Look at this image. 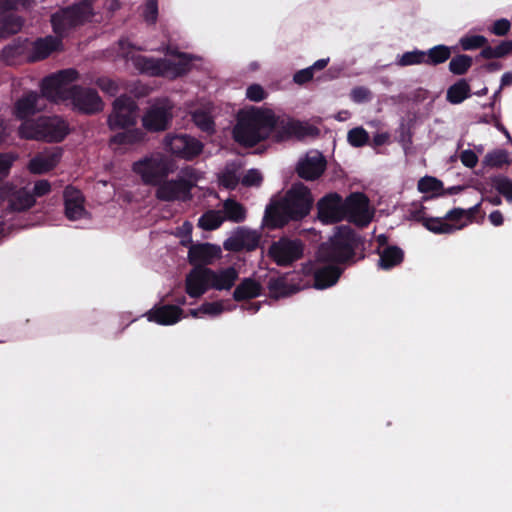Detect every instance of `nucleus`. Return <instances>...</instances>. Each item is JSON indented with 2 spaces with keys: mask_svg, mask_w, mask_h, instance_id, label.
<instances>
[{
  "mask_svg": "<svg viewBox=\"0 0 512 512\" xmlns=\"http://www.w3.org/2000/svg\"><path fill=\"white\" fill-rule=\"evenodd\" d=\"M451 48L439 44L425 51V65L437 66L445 63L451 57Z\"/></svg>",
  "mask_w": 512,
  "mask_h": 512,
  "instance_id": "e433bc0d",
  "label": "nucleus"
},
{
  "mask_svg": "<svg viewBox=\"0 0 512 512\" xmlns=\"http://www.w3.org/2000/svg\"><path fill=\"white\" fill-rule=\"evenodd\" d=\"M78 79L75 69H64L43 78L41 97L53 103H62L69 99L71 84Z\"/></svg>",
  "mask_w": 512,
  "mask_h": 512,
  "instance_id": "1a4fd4ad",
  "label": "nucleus"
},
{
  "mask_svg": "<svg viewBox=\"0 0 512 512\" xmlns=\"http://www.w3.org/2000/svg\"><path fill=\"white\" fill-rule=\"evenodd\" d=\"M145 133L139 128L125 129L110 138L111 144L127 146L140 143L144 140Z\"/></svg>",
  "mask_w": 512,
  "mask_h": 512,
  "instance_id": "c9c22d12",
  "label": "nucleus"
},
{
  "mask_svg": "<svg viewBox=\"0 0 512 512\" xmlns=\"http://www.w3.org/2000/svg\"><path fill=\"white\" fill-rule=\"evenodd\" d=\"M512 53V40H504L501 41L497 46L492 47L488 44L486 47L481 49L479 55L476 57L478 60L479 58L483 59H497L502 58Z\"/></svg>",
  "mask_w": 512,
  "mask_h": 512,
  "instance_id": "4c0bfd02",
  "label": "nucleus"
},
{
  "mask_svg": "<svg viewBox=\"0 0 512 512\" xmlns=\"http://www.w3.org/2000/svg\"><path fill=\"white\" fill-rule=\"evenodd\" d=\"M138 105L131 97L122 95L113 102V111L108 117L111 130L126 129L136 124Z\"/></svg>",
  "mask_w": 512,
  "mask_h": 512,
  "instance_id": "9b49d317",
  "label": "nucleus"
},
{
  "mask_svg": "<svg viewBox=\"0 0 512 512\" xmlns=\"http://www.w3.org/2000/svg\"><path fill=\"white\" fill-rule=\"evenodd\" d=\"M29 51V39L17 38L2 49L1 58L8 65H14L18 60H27Z\"/></svg>",
  "mask_w": 512,
  "mask_h": 512,
  "instance_id": "cd10ccee",
  "label": "nucleus"
},
{
  "mask_svg": "<svg viewBox=\"0 0 512 512\" xmlns=\"http://www.w3.org/2000/svg\"><path fill=\"white\" fill-rule=\"evenodd\" d=\"M96 85L105 93L111 95V96H115L118 91H119V87H118V84L108 78V77H100L96 80Z\"/></svg>",
  "mask_w": 512,
  "mask_h": 512,
  "instance_id": "4d7b16f0",
  "label": "nucleus"
},
{
  "mask_svg": "<svg viewBox=\"0 0 512 512\" xmlns=\"http://www.w3.org/2000/svg\"><path fill=\"white\" fill-rule=\"evenodd\" d=\"M224 221L221 211L208 210L205 212L198 221V226L206 231H213L218 229Z\"/></svg>",
  "mask_w": 512,
  "mask_h": 512,
  "instance_id": "a19ab883",
  "label": "nucleus"
},
{
  "mask_svg": "<svg viewBox=\"0 0 512 512\" xmlns=\"http://www.w3.org/2000/svg\"><path fill=\"white\" fill-rule=\"evenodd\" d=\"M51 191V184L48 180L42 179L35 182L33 190L31 192L36 197H43Z\"/></svg>",
  "mask_w": 512,
  "mask_h": 512,
  "instance_id": "680f3d73",
  "label": "nucleus"
},
{
  "mask_svg": "<svg viewBox=\"0 0 512 512\" xmlns=\"http://www.w3.org/2000/svg\"><path fill=\"white\" fill-rule=\"evenodd\" d=\"M462 164L467 168H474L478 163V156L470 149L464 150L460 154Z\"/></svg>",
  "mask_w": 512,
  "mask_h": 512,
  "instance_id": "0e129e2a",
  "label": "nucleus"
},
{
  "mask_svg": "<svg viewBox=\"0 0 512 512\" xmlns=\"http://www.w3.org/2000/svg\"><path fill=\"white\" fill-rule=\"evenodd\" d=\"M350 98L355 103H365L372 99V92L364 86H356L351 90Z\"/></svg>",
  "mask_w": 512,
  "mask_h": 512,
  "instance_id": "5fc2aeb1",
  "label": "nucleus"
},
{
  "mask_svg": "<svg viewBox=\"0 0 512 512\" xmlns=\"http://www.w3.org/2000/svg\"><path fill=\"white\" fill-rule=\"evenodd\" d=\"M481 204L477 203L469 209L453 208L445 214V218L451 222H459L463 218H466L469 223H472L477 213H479Z\"/></svg>",
  "mask_w": 512,
  "mask_h": 512,
  "instance_id": "ea45409f",
  "label": "nucleus"
},
{
  "mask_svg": "<svg viewBox=\"0 0 512 512\" xmlns=\"http://www.w3.org/2000/svg\"><path fill=\"white\" fill-rule=\"evenodd\" d=\"M93 7L85 2L74 3L51 16L53 32L59 37H65L78 26L92 20Z\"/></svg>",
  "mask_w": 512,
  "mask_h": 512,
  "instance_id": "6e6552de",
  "label": "nucleus"
},
{
  "mask_svg": "<svg viewBox=\"0 0 512 512\" xmlns=\"http://www.w3.org/2000/svg\"><path fill=\"white\" fill-rule=\"evenodd\" d=\"M239 273L233 266L213 270L210 274V287L211 289L222 291L230 290L236 283Z\"/></svg>",
  "mask_w": 512,
  "mask_h": 512,
  "instance_id": "bb28decb",
  "label": "nucleus"
},
{
  "mask_svg": "<svg viewBox=\"0 0 512 512\" xmlns=\"http://www.w3.org/2000/svg\"><path fill=\"white\" fill-rule=\"evenodd\" d=\"M133 171L144 185L158 187L175 169L172 159L162 154L146 156L133 163Z\"/></svg>",
  "mask_w": 512,
  "mask_h": 512,
  "instance_id": "0eeeda50",
  "label": "nucleus"
},
{
  "mask_svg": "<svg viewBox=\"0 0 512 512\" xmlns=\"http://www.w3.org/2000/svg\"><path fill=\"white\" fill-rule=\"evenodd\" d=\"M262 286L252 278H244L233 292V298L237 302L256 298L261 295Z\"/></svg>",
  "mask_w": 512,
  "mask_h": 512,
  "instance_id": "2f4dec72",
  "label": "nucleus"
},
{
  "mask_svg": "<svg viewBox=\"0 0 512 512\" xmlns=\"http://www.w3.org/2000/svg\"><path fill=\"white\" fill-rule=\"evenodd\" d=\"M362 244L360 236L350 227L341 226L329 241L318 249V259L327 263H345L355 256Z\"/></svg>",
  "mask_w": 512,
  "mask_h": 512,
  "instance_id": "7ed1b4c3",
  "label": "nucleus"
},
{
  "mask_svg": "<svg viewBox=\"0 0 512 512\" xmlns=\"http://www.w3.org/2000/svg\"><path fill=\"white\" fill-rule=\"evenodd\" d=\"M62 157L60 148L44 155H37L29 162L28 168L33 174H44L53 170Z\"/></svg>",
  "mask_w": 512,
  "mask_h": 512,
  "instance_id": "a878e982",
  "label": "nucleus"
},
{
  "mask_svg": "<svg viewBox=\"0 0 512 512\" xmlns=\"http://www.w3.org/2000/svg\"><path fill=\"white\" fill-rule=\"evenodd\" d=\"M220 184L229 190H234L239 182L240 179L234 169L226 168L219 177Z\"/></svg>",
  "mask_w": 512,
  "mask_h": 512,
  "instance_id": "603ef678",
  "label": "nucleus"
},
{
  "mask_svg": "<svg viewBox=\"0 0 512 512\" xmlns=\"http://www.w3.org/2000/svg\"><path fill=\"white\" fill-rule=\"evenodd\" d=\"M443 189V182L433 176H424L418 181V190L421 193H436Z\"/></svg>",
  "mask_w": 512,
  "mask_h": 512,
  "instance_id": "09e8293b",
  "label": "nucleus"
},
{
  "mask_svg": "<svg viewBox=\"0 0 512 512\" xmlns=\"http://www.w3.org/2000/svg\"><path fill=\"white\" fill-rule=\"evenodd\" d=\"M15 159L11 153H0V182L8 177Z\"/></svg>",
  "mask_w": 512,
  "mask_h": 512,
  "instance_id": "864d4df0",
  "label": "nucleus"
},
{
  "mask_svg": "<svg viewBox=\"0 0 512 512\" xmlns=\"http://www.w3.org/2000/svg\"><path fill=\"white\" fill-rule=\"evenodd\" d=\"M444 217H430L424 223V227L434 234H453L457 230L463 229L467 223L456 224Z\"/></svg>",
  "mask_w": 512,
  "mask_h": 512,
  "instance_id": "473e14b6",
  "label": "nucleus"
},
{
  "mask_svg": "<svg viewBox=\"0 0 512 512\" xmlns=\"http://www.w3.org/2000/svg\"><path fill=\"white\" fill-rule=\"evenodd\" d=\"M201 312L211 316H217L223 312V306L220 302H205L201 305Z\"/></svg>",
  "mask_w": 512,
  "mask_h": 512,
  "instance_id": "69168bd1",
  "label": "nucleus"
},
{
  "mask_svg": "<svg viewBox=\"0 0 512 512\" xmlns=\"http://www.w3.org/2000/svg\"><path fill=\"white\" fill-rule=\"evenodd\" d=\"M176 62L166 58H151L138 55L133 58L135 68L142 74L152 77L177 78L191 70L193 56L185 53L179 54Z\"/></svg>",
  "mask_w": 512,
  "mask_h": 512,
  "instance_id": "39448f33",
  "label": "nucleus"
},
{
  "mask_svg": "<svg viewBox=\"0 0 512 512\" xmlns=\"http://www.w3.org/2000/svg\"><path fill=\"white\" fill-rule=\"evenodd\" d=\"M220 257V247L211 243L193 244L188 250V261L194 267H206Z\"/></svg>",
  "mask_w": 512,
  "mask_h": 512,
  "instance_id": "412c9836",
  "label": "nucleus"
},
{
  "mask_svg": "<svg viewBox=\"0 0 512 512\" xmlns=\"http://www.w3.org/2000/svg\"><path fill=\"white\" fill-rule=\"evenodd\" d=\"M484 163L487 166L501 168L504 164H510L509 155L506 150H496L486 154Z\"/></svg>",
  "mask_w": 512,
  "mask_h": 512,
  "instance_id": "de8ad7c7",
  "label": "nucleus"
},
{
  "mask_svg": "<svg viewBox=\"0 0 512 512\" xmlns=\"http://www.w3.org/2000/svg\"><path fill=\"white\" fill-rule=\"evenodd\" d=\"M183 310L176 305H162L155 306L146 314L150 322H155L159 325H173L181 320Z\"/></svg>",
  "mask_w": 512,
  "mask_h": 512,
  "instance_id": "393cba45",
  "label": "nucleus"
},
{
  "mask_svg": "<svg viewBox=\"0 0 512 512\" xmlns=\"http://www.w3.org/2000/svg\"><path fill=\"white\" fill-rule=\"evenodd\" d=\"M397 64L401 67L412 65H425V51L415 49L403 53L397 60Z\"/></svg>",
  "mask_w": 512,
  "mask_h": 512,
  "instance_id": "c03bdc74",
  "label": "nucleus"
},
{
  "mask_svg": "<svg viewBox=\"0 0 512 512\" xmlns=\"http://www.w3.org/2000/svg\"><path fill=\"white\" fill-rule=\"evenodd\" d=\"M473 64V59L467 54H458L449 62V71L457 76L464 75L468 72Z\"/></svg>",
  "mask_w": 512,
  "mask_h": 512,
  "instance_id": "79ce46f5",
  "label": "nucleus"
},
{
  "mask_svg": "<svg viewBox=\"0 0 512 512\" xmlns=\"http://www.w3.org/2000/svg\"><path fill=\"white\" fill-rule=\"evenodd\" d=\"M24 24V20L16 13L0 10V38H6L18 33Z\"/></svg>",
  "mask_w": 512,
  "mask_h": 512,
  "instance_id": "7c9ffc66",
  "label": "nucleus"
},
{
  "mask_svg": "<svg viewBox=\"0 0 512 512\" xmlns=\"http://www.w3.org/2000/svg\"><path fill=\"white\" fill-rule=\"evenodd\" d=\"M4 201L8 202V209L13 212L26 211L36 202L27 188H18L10 183L0 185V204Z\"/></svg>",
  "mask_w": 512,
  "mask_h": 512,
  "instance_id": "f3484780",
  "label": "nucleus"
},
{
  "mask_svg": "<svg viewBox=\"0 0 512 512\" xmlns=\"http://www.w3.org/2000/svg\"><path fill=\"white\" fill-rule=\"evenodd\" d=\"M489 220L494 226H500L504 222L503 215L499 210L491 212L489 215Z\"/></svg>",
  "mask_w": 512,
  "mask_h": 512,
  "instance_id": "774afa93",
  "label": "nucleus"
},
{
  "mask_svg": "<svg viewBox=\"0 0 512 512\" xmlns=\"http://www.w3.org/2000/svg\"><path fill=\"white\" fill-rule=\"evenodd\" d=\"M511 28L509 20L502 18L496 20L490 28V32L496 36H505L508 34Z\"/></svg>",
  "mask_w": 512,
  "mask_h": 512,
  "instance_id": "052dcab7",
  "label": "nucleus"
},
{
  "mask_svg": "<svg viewBox=\"0 0 512 512\" xmlns=\"http://www.w3.org/2000/svg\"><path fill=\"white\" fill-rule=\"evenodd\" d=\"M326 159L321 155L302 159L298 162L296 172L304 180L312 181L318 179L326 169Z\"/></svg>",
  "mask_w": 512,
  "mask_h": 512,
  "instance_id": "b1692460",
  "label": "nucleus"
},
{
  "mask_svg": "<svg viewBox=\"0 0 512 512\" xmlns=\"http://www.w3.org/2000/svg\"><path fill=\"white\" fill-rule=\"evenodd\" d=\"M69 101L75 110L80 113L93 115L103 110V101L98 92L92 88H84L80 85L70 87Z\"/></svg>",
  "mask_w": 512,
  "mask_h": 512,
  "instance_id": "2eb2a0df",
  "label": "nucleus"
},
{
  "mask_svg": "<svg viewBox=\"0 0 512 512\" xmlns=\"http://www.w3.org/2000/svg\"><path fill=\"white\" fill-rule=\"evenodd\" d=\"M471 97V87L465 78L458 79L446 92V100L457 105Z\"/></svg>",
  "mask_w": 512,
  "mask_h": 512,
  "instance_id": "72a5a7b5",
  "label": "nucleus"
},
{
  "mask_svg": "<svg viewBox=\"0 0 512 512\" xmlns=\"http://www.w3.org/2000/svg\"><path fill=\"white\" fill-rule=\"evenodd\" d=\"M344 219L360 227H366L373 214L369 210V199L361 192L351 193L344 200Z\"/></svg>",
  "mask_w": 512,
  "mask_h": 512,
  "instance_id": "4468645a",
  "label": "nucleus"
},
{
  "mask_svg": "<svg viewBox=\"0 0 512 512\" xmlns=\"http://www.w3.org/2000/svg\"><path fill=\"white\" fill-rule=\"evenodd\" d=\"M143 17L148 24H155L158 18L157 0H147L143 10Z\"/></svg>",
  "mask_w": 512,
  "mask_h": 512,
  "instance_id": "6e6d98bb",
  "label": "nucleus"
},
{
  "mask_svg": "<svg viewBox=\"0 0 512 512\" xmlns=\"http://www.w3.org/2000/svg\"><path fill=\"white\" fill-rule=\"evenodd\" d=\"M192 117L195 125L203 132L211 133L214 131V121L208 113L195 111Z\"/></svg>",
  "mask_w": 512,
  "mask_h": 512,
  "instance_id": "8fccbe9b",
  "label": "nucleus"
},
{
  "mask_svg": "<svg viewBox=\"0 0 512 512\" xmlns=\"http://www.w3.org/2000/svg\"><path fill=\"white\" fill-rule=\"evenodd\" d=\"M274 124L275 115L270 112H248L239 117L233 137L239 144L253 147L269 137Z\"/></svg>",
  "mask_w": 512,
  "mask_h": 512,
  "instance_id": "f03ea898",
  "label": "nucleus"
},
{
  "mask_svg": "<svg viewBox=\"0 0 512 512\" xmlns=\"http://www.w3.org/2000/svg\"><path fill=\"white\" fill-rule=\"evenodd\" d=\"M41 99L40 94L35 91H29L16 100L13 106V115L18 120L30 121L29 118L40 111L38 101Z\"/></svg>",
  "mask_w": 512,
  "mask_h": 512,
  "instance_id": "5701e85b",
  "label": "nucleus"
},
{
  "mask_svg": "<svg viewBox=\"0 0 512 512\" xmlns=\"http://www.w3.org/2000/svg\"><path fill=\"white\" fill-rule=\"evenodd\" d=\"M165 146L172 155L188 161L200 155L204 147L201 141L186 134L167 136Z\"/></svg>",
  "mask_w": 512,
  "mask_h": 512,
  "instance_id": "dca6fc26",
  "label": "nucleus"
},
{
  "mask_svg": "<svg viewBox=\"0 0 512 512\" xmlns=\"http://www.w3.org/2000/svg\"><path fill=\"white\" fill-rule=\"evenodd\" d=\"M271 133H273L277 142H282L292 137L303 139L307 136H317L319 135V129L298 120L275 117V124Z\"/></svg>",
  "mask_w": 512,
  "mask_h": 512,
  "instance_id": "ddd939ff",
  "label": "nucleus"
},
{
  "mask_svg": "<svg viewBox=\"0 0 512 512\" xmlns=\"http://www.w3.org/2000/svg\"><path fill=\"white\" fill-rule=\"evenodd\" d=\"M314 198L308 187L303 183H295L285 196L271 201L266 207L264 223L270 229L282 228L290 221H300L309 215Z\"/></svg>",
  "mask_w": 512,
  "mask_h": 512,
  "instance_id": "f257e3e1",
  "label": "nucleus"
},
{
  "mask_svg": "<svg viewBox=\"0 0 512 512\" xmlns=\"http://www.w3.org/2000/svg\"><path fill=\"white\" fill-rule=\"evenodd\" d=\"M459 44L464 51H472L486 47L488 40L483 35H464L460 38Z\"/></svg>",
  "mask_w": 512,
  "mask_h": 512,
  "instance_id": "a18cd8bd",
  "label": "nucleus"
},
{
  "mask_svg": "<svg viewBox=\"0 0 512 512\" xmlns=\"http://www.w3.org/2000/svg\"><path fill=\"white\" fill-rule=\"evenodd\" d=\"M410 218L424 226V223L430 217L426 215V207L421 205L420 208L410 212Z\"/></svg>",
  "mask_w": 512,
  "mask_h": 512,
  "instance_id": "338daca9",
  "label": "nucleus"
},
{
  "mask_svg": "<svg viewBox=\"0 0 512 512\" xmlns=\"http://www.w3.org/2000/svg\"><path fill=\"white\" fill-rule=\"evenodd\" d=\"M258 244V239L253 236L252 243L246 244L244 240V235L241 233L235 237H230L224 242V248L228 251L239 252L245 247L248 250H253L256 248Z\"/></svg>",
  "mask_w": 512,
  "mask_h": 512,
  "instance_id": "37998d69",
  "label": "nucleus"
},
{
  "mask_svg": "<svg viewBox=\"0 0 512 512\" xmlns=\"http://www.w3.org/2000/svg\"><path fill=\"white\" fill-rule=\"evenodd\" d=\"M377 253L380 256L378 267L382 270L399 266L404 260V251L396 245L386 246L382 250L378 248Z\"/></svg>",
  "mask_w": 512,
  "mask_h": 512,
  "instance_id": "c756f323",
  "label": "nucleus"
},
{
  "mask_svg": "<svg viewBox=\"0 0 512 512\" xmlns=\"http://www.w3.org/2000/svg\"><path fill=\"white\" fill-rule=\"evenodd\" d=\"M342 272V268L333 265L317 268L313 273L314 287L316 289H326L335 285Z\"/></svg>",
  "mask_w": 512,
  "mask_h": 512,
  "instance_id": "c85d7f7f",
  "label": "nucleus"
},
{
  "mask_svg": "<svg viewBox=\"0 0 512 512\" xmlns=\"http://www.w3.org/2000/svg\"><path fill=\"white\" fill-rule=\"evenodd\" d=\"M347 141L353 147H363L369 142V134L363 127H355L349 130Z\"/></svg>",
  "mask_w": 512,
  "mask_h": 512,
  "instance_id": "49530a36",
  "label": "nucleus"
},
{
  "mask_svg": "<svg viewBox=\"0 0 512 512\" xmlns=\"http://www.w3.org/2000/svg\"><path fill=\"white\" fill-rule=\"evenodd\" d=\"M34 0H0V10L15 13L22 9H28Z\"/></svg>",
  "mask_w": 512,
  "mask_h": 512,
  "instance_id": "3c124183",
  "label": "nucleus"
},
{
  "mask_svg": "<svg viewBox=\"0 0 512 512\" xmlns=\"http://www.w3.org/2000/svg\"><path fill=\"white\" fill-rule=\"evenodd\" d=\"M344 200L338 193H329L317 202V217L324 224L344 220Z\"/></svg>",
  "mask_w": 512,
  "mask_h": 512,
  "instance_id": "a211bd4d",
  "label": "nucleus"
},
{
  "mask_svg": "<svg viewBox=\"0 0 512 512\" xmlns=\"http://www.w3.org/2000/svg\"><path fill=\"white\" fill-rule=\"evenodd\" d=\"M222 212L224 220L234 223H241L246 219L245 207L232 198H228L223 202Z\"/></svg>",
  "mask_w": 512,
  "mask_h": 512,
  "instance_id": "f704fd0d",
  "label": "nucleus"
},
{
  "mask_svg": "<svg viewBox=\"0 0 512 512\" xmlns=\"http://www.w3.org/2000/svg\"><path fill=\"white\" fill-rule=\"evenodd\" d=\"M210 274L212 269L204 266H197L190 270L185 279V291L192 298H199L204 295L210 287Z\"/></svg>",
  "mask_w": 512,
  "mask_h": 512,
  "instance_id": "6ab92c4d",
  "label": "nucleus"
},
{
  "mask_svg": "<svg viewBox=\"0 0 512 512\" xmlns=\"http://www.w3.org/2000/svg\"><path fill=\"white\" fill-rule=\"evenodd\" d=\"M314 73L310 67L297 71L293 76V81L298 85H303L313 79Z\"/></svg>",
  "mask_w": 512,
  "mask_h": 512,
  "instance_id": "e2e57ef3",
  "label": "nucleus"
},
{
  "mask_svg": "<svg viewBox=\"0 0 512 512\" xmlns=\"http://www.w3.org/2000/svg\"><path fill=\"white\" fill-rule=\"evenodd\" d=\"M62 38L59 36H46L37 38L35 41H29V51L27 55L28 62H38L49 57L53 52L61 50Z\"/></svg>",
  "mask_w": 512,
  "mask_h": 512,
  "instance_id": "aec40b11",
  "label": "nucleus"
},
{
  "mask_svg": "<svg viewBox=\"0 0 512 512\" xmlns=\"http://www.w3.org/2000/svg\"><path fill=\"white\" fill-rule=\"evenodd\" d=\"M198 181L197 170L191 166L181 169L176 179L166 178L155 191V197L159 201H189L192 198V189Z\"/></svg>",
  "mask_w": 512,
  "mask_h": 512,
  "instance_id": "423d86ee",
  "label": "nucleus"
},
{
  "mask_svg": "<svg viewBox=\"0 0 512 512\" xmlns=\"http://www.w3.org/2000/svg\"><path fill=\"white\" fill-rule=\"evenodd\" d=\"M304 244L300 239L281 237L274 241L269 249L268 256L278 265L287 267L303 257Z\"/></svg>",
  "mask_w": 512,
  "mask_h": 512,
  "instance_id": "9d476101",
  "label": "nucleus"
},
{
  "mask_svg": "<svg viewBox=\"0 0 512 512\" xmlns=\"http://www.w3.org/2000/svg\"><path fill=\"white\" fill-rule=\"evenodd\" d=\"M270 296L273 298L286 297L293 293V289L284 277H272L267 283Z\"/></svg>",
  "mask_w": 512,
  "mask_h": 512,
  "instance_id": "58836bf2",
  "label": "nucleus"
},
{
  "mask_svg": "<svg viewBox=\"0 0 512 512\" xmlns=\"http://www.w3.org/2000/svg\"><path fill=\"white\" fill-rule=\"evenodd\" d=\"M173 105L168 99H158L145 112L142 125L149 132L165 131L173 118Z\"/></svg>",
  "mask_w": 512,
  "mask_h": 512,
  "instance_id": "f8f14e48",
  "label": "nucleus"
},
{
  "mask_svg": "<svg viewBox=\"0 0 512 512\" xmlns=\"http://www.w3.org/2000/svg\"><path fill=\"white\" fill-rule=\"evenodd\" d=\"M65 216L71 220H79L86 214L84 197L80 190L67 186L64 190Z\"/></svg>",
  "mask_w": 512,
  "mask_h": 512,
  "instance_id": "4be33fe9",
  "label": "nucleus"
},
{
  "mask_svg": "<svg viewBox=\"0 0 512 512\" xmlns=\"http://www.w3.org/2000/svg\"><path fill=\"white\" fill-rule=\"evenodd\" d=\"M18 133L23 139L60 143L70 133V127L61 116H40L35 120L22 122Z\"/></svg>",
  "mask_w": 512,
  "mask_h": 512,
  "instance_id": "20e7f679",
  "label": "nucleus"
},
{
  "mask_svg": "<svg viewBox=\"0 0 512 512\" xmlns=\"http://www.w3.org/2000/svg\"><path fill=\"white\" fill-rule=\"evenodd\" d=\"M246 97L250 101L260 102L267 97V93L261 85L252 84L246 90Z\"/></svg>",
  "mask_w": 512,
  "mask_h": 512,
  "instance_id": "bf43d9fd",
  "label": "nucleus"
},
{
  "mask_svg": "<svg viewBox=\"0 0 512 512\" xmlns=\"http://www.w3.org/2000/svg\"><path fill=\"white\" fill-rule=\"evenodd\" d=\"M263 178L257 169H250L243 176L241 183L245 187L259 186Z\"/></svg>",
  "mask_w": 512,
  "mask_h": 512,
  "instance_id": "13d9d810",
  "label": "nucleus"
}]
</instances>
